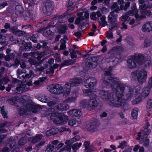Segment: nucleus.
<instances>
[{
	"mask_svg": "<svg viewBox=\"0 0 152 152\" xmlns=\"http://www.w3.org/2000/svg\"><path fill=\"white\" fill-rule=\"evenodd\" d=\"M104 75L102 79L103 83L115 88L117 91V100L119 104V107H121L124 110L128 109L126 100L130 99L133 95V89L121 83L117 78L114 77L110 70H107L104 72Z\"/></svg>",
	"mask_w": 152,
	"mask_h": 152,
	"instance_id": "1",
	"label": "nucleus"
},
{
	"mask_svg": "<svg viewBox=\"0 0 152 152\" xmlns=\"http://www.w3.org/2000/svg\"><path fill=\"white\" fill-rule=\"evenodd\" d=\"M100 96L104 99H105L110 102L112 105L119 107V104L117 100V91L115 93L111 96L110 93L107 91H101L99 92Z\"/></svg>",
	"mask_w": 152,
	"mask_h": 152,
	"instance_id": "2",
	"label": "nucleus"
},
{
	"mask_svg": "<svg viewBox=\"0 0 152 152\" xmlns=\"http://www.w3.org/2000/svg\"><path fill=\"white\" fill-rule=\"evenodd\" d=\"M131 77L134 80H137L138 83L142 84L145 82L147 77V72L143 70H135L131 73Z\"/></svg>",
	"mask_w": 152,
	"mask_h": 152,
	"instance_id": "3",
	"label": "nucleus"
},
{
	"mask_svg": "<svg viewBox=\"0 0 152 152\" xmlns=\"http://www.w3.org/2000/svg\"><path fill=\"white\" fill-rule=\"evenodd\" d=\"M38 105H34L30 103H27L26 106L24 104L20 108V115H23L26 113L27 111H32L33 113H36L37 112L36 109Z\"/></svg>",
	"mask_w": 152,
	"mask_h": 152,
	"instance_id": "4",
	"label": "nucleus"
},
{
	"mask_svg": "<svg viewBox=\"0 0 152 152\" xmlns=\"http://www.w3.org/2000/svg\"><path fill=\"white\" fill-rule=\"evenodd\" d=\"M53 9V1L50 0H47L45 2L42 10L45 15L49 16L52 13Z\"/></svg>",
	"mask_w": 152,
	"mask_h": 152,
	"instance_id": "5",
	"label": "nucleus"
},
{
	"mask_svg": "<svg viewBox=\"0 0 152 152\" xmlns=\"http://www.w3.org/2000/svg\"><path fill=\"white\" fill-rule=\"evenodd\" d=\"M54 110L53 109L51 108L49 109L48 110H47V115L51 114L50 117L51 120L53 121V122L57 124H61V121L60 120V117L58 114H60V113H52L53 112Z\"/></svg>",
	"mask_w": 152,
	"mask_h": 152,
	"instance_id": "6",
	"label": "nucleus"
},
{
	"mask_svg": "<svg viewBox=\"0 0 152 152\" xmlns=\"http://www.w3.org/2000/svg\"><path fill=\"white\" fill-rule=\"evenodd\" d=\"M16 144L15 140L10 138L8 140V143L2 149L3 152H8Z\"/></svg>",
	"mask_w": 152,
	"mask_h": 152,
	"instance_id": "7",
	"label": "nucleus"
},
{
	"mask_svg": "<svg viewBox=\"0 0 152 152\" xmlns=\"http://www.w3.org/2000/svg\"><path fill=\"white\" fill-rule=\"evenodd\" d=\"M146 15L150 17H152V12L147 10H142L141 11L140 15L136 14V19L137 20H140L146 18Z\"/></svg>",
	"mask_w": 152,
	"mask_h": 152,
	"instance_id": "8",
	"label": "nucleus"
},
{
	"mask_svg": "<svg viewBox=\"0 0 152 152\" xmlns=\"http://www.w3.org/2000/svg\"><path fill=\"white\" fill-rule=\"evenodd\" d=\"M84 86L86 88L92 87L95 86L97 82L96 80L94 78L90 77L84 81Z\"/></svg>",
	"mask_w": 152,
	"mask_h": 152,
	"instance_id": "9",
	"label": "nucleus"
},
{
	"mask_svg": "<svg viewBox=\"0 0 152 152\" xmlns=\"http://www.w3.org/2000/svg\"><path fill=\"white\" fill-rule=\"evenodd\" d=\"M98 104L97 101L95 97L91 98L88 102L87 107L88 110H91L96 107Z\"/></svg>",
	"mask_w": 152,
	"mask_h": 152,
	"instance_id": "10",
	"label": "nucleus"
},
{
	"mask_svg": "<svg viewBox=\"0 0 152 152\" xmlns=\"http://www.w3.org/2000/svg\"><path fill=\"white\" fill-rule=\"evenodd\" d=\"M99 125V123L98 120L95 119L90 123L88 124V130L91 132L96 131L97 128Z\"/></svg>",
	"mask_w": 152,
	"mask_h": 152,
	"instance_id": "11",
	"label": "nucleus"
},
{
	"mask_svg": "<svg viewBox=\"0 0 152 152\" xmlns=\"http://www.w3.org/2000/svg\"><path fill=\"white\" fill-rule=\"evenodd\" d=\"M118 15L114 12H111L108 17V22L109 23H112L114 24L117 23V19Z\"/></svg>",
	"mask_w": 152,
	"mask_h": 152,
	"instance_id": "12",
	"label": "nucleus"
},
{
	"mask_svg": "<svg viewBox=\"0 0 152 152\" xmlns=\"http://www.w3.org/2000/svg\"><path fill=\"white\" fill-rule=\"evenodd\" d=\"M133 58L136 62L139 64H141L144 63L145 58L142 55L140 54H135Z\"/></svg>",
	"mask_w": 152,
	"mask_h": 152,
	"instance_id": "13",
	"label": "nucleus"
},
{
	"mask_svg": "<svg viewBox=\"0 0 152 152\" xmlns=\"http://www.w3.org/2000/svg\"><path fill=\"white\" fill-rule=\"evenodd\" d=\"M97 65L96 58L95 57H93L89 60L87 66L91 69L95 68Z\"/></svg>",
	"mask_w": 152,
	"mask_h": 152,
	"instance_id": "14",
	"label": "nucleus"
},
{
	"mask_svg": "<svg viewBox=\"0 0 152 152\" xmlns=\"http://www.w3.org/2000/svg\"><path fill=\"white\" fill-rule=\"evenodd\" d=\"M67 113L72 117L80 116L82 114V113L81 110L78 109L70 110L67 112Z\"/></svg>",
	"mask_w": 152,
	"mask_h": 152,
	"instance_id": "15",
	"label": "nucleus"
},
{
	"mask_svg": "<svg viewBox=\"0 0 152 152\" xmlns=\"http://www.w3.org/2000/svg\"><path fill=\"white\" fill-rule=\"evenodd\" d=\"M152 23L147 22L143 25L142 27V30L144 32H149L152 30Z\"/></svg>",
	"mask_w": 152,
	"mask_h": 152,
	"instance_id": "16",
	"label": "nucleus"
},
{
	"mask_svg": "<svg viewBox=\"0 0 152 152\" xmlns=\"http://www.w3.org/2000/svg\"><path fill=\"white\" fill-rule=\"evenodd\" d=\"M116 51L113 49L112 50L108 53V58L106 59V61L107 62H110V59H111L116 57Z\"/></svg>",
	"mask_w": 152,
	"mask_h": 152,
	"instance_id": "17",
	"label": "nucleus"
},
{
	"mask_svg": "<svg viewBox=\"0 0 152 152\" xmlns=\"http://www.w3.org/2000/svg\"><path fill=\"white\" fill-rule=\"evenodd\" d=\"M30 89L29 87H27L26 85L23 84L22 83L18 85V86L16 88V90L18 91H26Z\"/></svg>",
	"mask_w": 152,
	"mask_h": 152,
	"instance_id": "18",
	"label": "nucleus"
},
{
	"mask_svg": "<svg viewBox=\"0 0 152 152\" xmlns=\"http://www.w3.org/2000/svg\"><path fill=\"white\" fill-rule=\"evenodd\" d=\"M25 6L27 9H30V8L33 7L34 3L33 0H23Z\"/></svg>",
	"mask_w": 152,
	"mask_h": 152,
	"instance_id": "19",
	"label": "nucleus"
},
{
	"mask_svg": "<svg viewBox=\"0 0 152 152\" xmlns=\"http://www.w3.org/2000/svg\"><path fill=\"white\" fill-rule=\"evenodd\" d=\"M128 67L130 69H134L136 67L137 65L135 61L133 59H129L127 61Z\"/></svg>",
	"mask_w": 152,
	"mask_h": 152,
	"instance_id": "20",
	"label": "nucleus"
},
{
	"mask_svg": "<svg viewBox=\"0 0 152 152\" xmlns=\"http://www.w3.org/2000/svg\"><path fill=\"white\" fill-rule=\"evenodd\" d=\"M55 88H56V90H55V92H56V94H60L64 92V88L61 85L56 84H55Z\"/></svg>",
	"mask_w": 152,
	"mask_h": 152,
	"instance_id": "21",
	"label": "nucleus"
},
{
	"mask_svg": "<svg viewBox=\"0 0 152 152\" xmlns=\"http://www.w3.org/2000/svg\"><path fill=\"white\" fill-rule=\"evenodd\" d=\"M58 132V129L54 128L47 131L46 132V134L47 136H50L52 135L57 134Z\"/></svg>",
	"mask_w": 152,
	"mask_h": 152,
	"instance_id": "22",
	"label": "nucleus"
},
{
	"mask_svg": "<svg viewBox=\"0 0 152 152\" xmlns=\"http://www.w3.org/2000/svg\"><path fill=\"white\" fill-rule=\"evenodd\" d=\"M69 82H70L72 86H76L77 84L80 83L82 80L81 79L79 78H76L75 79H70Z\"/></svg>",
	"mask_w": 152,
	"mask_h": 152,
	"instance_id": "23",
	"label": "nucleus"
},
{
	"mask_svg": "<svg viewBox=\"0 0 152 152\" xmlns=\"http://www.w3.org/2000/svg\"><path fill=\"white\" fill-rule=\"evenodd\" d=\"M15 13L18 15H20L24 13V9L20 5H17L15 9Z\"/></svg>",
	"mask_w": 152,
	"mask_h": 152,
	"instance_id": "24",
	"label": "nucleus"
},
{
	"mask_svg": "<svg viewBox=\"0 0 152 152\" xmlns=\"http://www.w3.org/2000/svg\"><path fill=\"white\" fill-rule=\"evenodd\" d=\"M69 106L68 104H58L56 107L57 109L59 110H65L68 109Z\"/></svg>",
	"mask_w": 152,
	"mask_h": 152,
	"instance_id": "25",
	"label": "nucleus"
},
{
	"mask_svg": "<svg viewBox=\"0 0 152 152\" xmlns=\"http://www.w3.org/2000/svg\"><path fill=\"white\" fill-rule=\"evenodd\" d=\"M42 137L43 135L42 134H37L35 136L32 137L31 138V142L32 143L34 144L39 140H41Z\"/></svg>",
	"mask_w": 152,
	"mask_h": 152,
	"instance_id": "26",
	"label": "nucleus"
},
{
	"mask_svg": "<svg viewBox=\"0 0 152 152\" xmlns=\"http://www.w3.org/2000/svg\"><path fill=\"white\" fill-rule=\"evenodd\" d=\"M58 115L60 117L61 124L66 123L68 120L67 117L62 113H60V114H58Z\"/></svg>",
	"mask_w": 152,
	"mask_h": 152,
	"instance_id": "27",
	"label": "nucleus"
},
{
	"mask_svg": "<svg viewBox=\"0 0 152 152\" xmlns=\"http://www.w3.org/2000/svg\"><path fill=\"white\" fill-rule=\"evenodd\" d=\"M83 93L86 96H91L94 95V92L91 89H85L83 90Z\"/></svg>",
	"mask_w": 152,
	"mask_h": 152,
	"instance_id": "28",
	"label": "nucleus"
},
{
	"mask_svg": "<svg viewBox=\"0 0 152 152\" xmlns=\"http://www.w3.org/2000/svg\"><path fill=\"white\" fill-rule=\"evenodd\" d=\"M67 29L68 27L66 25H61L60 26L58 32L61 34H65Z\"/></svg>",
	"mask_w": 152,
	"mask_h": 152,
	"instance_id": "29",
	"label": "nucleus"
},
{
	"mask_svg": "<svg viewBox=\"0 0 152 152\" xmlns=\"http://www.w3.org/2000/svg\"><path fill=\"white\" fill-rule=\"evenodd\" d=\"M25 73L22 70L18 69L17 71V74L18 77L22 80L24 79V76Z\"/></svg>",
	"mask_w": 152,
	"mask_h": 152,
	"instance_id": "30",
	"label": "nucleus"
},
{
	"mask_svg": "<svg viewBox=\"0 0 152 152\" xmlns=\"http://www.w3.org/2000/svg\"><path fill=\"white\" fill-rule=\"evenodd\" d=\"M72 84L70 82L66 83L64 86L65 88V91L67 95L69 94L71 91V88Z\"/></svg>",
	"mask_w": 152,
	"mask_h": 152,
	"instance_id": "31",
	"label": "nucleus"
},
{
	"mask_svg": "<svg viewBox=\"0 0 152 152\" xmlns=\"http://www.w3.org/2000/svg\"><path fill=\"white\" fill-rule=\"evenodd\" d=\"M151 88H150V87H149L148 86L144 88L142 93L145 96H147L149 95L150 92V89Z\"/></svg>",
	"mask_w": 152,
	"mask_h": 152,
	"instance_id": "32",
	"label": "nucleus"
},
{
	"mask_svg": "<svg viewBox=\"0 0 152 152\" xmlns=\"http://www.w3.org/2000/svg\"><path fill=\"white\" fill-rule=\"evenodd\" d=\"M1 109V113L2 114L3 117L4 118H7V111L6 110L4 106H2L0 107Z\"/></svg>",
	"mask_w": 152,
	"mask_h": 152,
	"instance_id": "33",
	"label": "nucleus"
},
{
	"mask_svg": "<svg viewBox=\"0 0 152 152\" xmlns=\"http://www.w3.org/2000/svg\"><path fill=\"white\" fill-rule=\"evenodd\" d=\"M48 89L51 93L54 94H56V92H55L56 88H55V84H52L48 86Z\"/></svg>",
	"mask_w": 152,
	"mask_h": 152,
	"instance_id": "34",
	"label": "nucleus"
},
{
	"mask_svg": "<svg viewBox=\"0 0 152 152\" xmlns=\"http://www.w3.org/2000/svg\"><path fill=\"white\" fill-rule=\"evenodd\" d=\"M138 110L137 108H134L132 112V116L134 119L136 118L137 116Z\"/></svg>",
	"mask_w": 152,
	"mask_h": 152,
	"instance_id": "35",
	"label": "nucleus"
},
{
	"mask_svg": "<svg viewBox=\"0 0 152 152\" xmlns=\"http://www.w3.org/2000/svg\"><path fill=\"white\" fill-rule=\"evenodd\" d=\"M82 145V143L81 142L77 143L76 142L73 144L72 145V148L74 151V152H75L76 150L79 149V148Z\"/></svg>",
	"mask_w": 152,
	"mask_h": 152,
	"instance_id": "36",
	"label": "nucleus"
},
{
	"mask_svg": "<svg viewBox=\"0 0 152 152\" xmlns=\"http://www.w3.org/2000/svg\"><path fill=\"white\" fill-rule=\"evenodd\" d=\"M14 57V54L13 53H10L5 56V60L7 61H9L11 59L13 58Z\"/></svg>",
	"mask_w": 152,
	"mask_h": 152,
	"instance_id": "37",
	"label": "nucleus"
},
{
	"mask_svg": "<svg viewBox=\"0 0 152 152\" xmlns=\"http://www.w3.org/2000/svg\"><path fill=\"white\" fill-rule=\"evenodd\" d=\"M118 8H119V7L118 6V4L116 2L114 3L111 7L112 10L114 9L112 12L118 13L119 11V10H118Z\"/></svg>",
	"mask_w": 152,
	"mask_h": 152,
	"instance_id": "38",
	"label": "nucleus"
},
{
	"mask_svg": "<svg viewBox=\"0 0 152 152\" xmlns=\"http://www.w3.org/2000/svg\"><path fill=\"white\" fill-rule=\"evenodd\" d=\"M8 101L9 104L12 105H13L18 102V99L16 97H13L9 99Z\"/></svg>",
	"mask_w": 152,
	"mask_h": 152,
	"instance_id": "39",
	"label": "nucleus"
},
{
	"mask_svg": "<svg viewBox=\"0 0 152 152\" xmlns=\"http://www.w3.org/2000/svg\"><path fill=\"white\" fill-rule=\"evenodd\" d=\"M88 101L86 99H83L80 101V106L82 108H85L87 107Z\"/></svg>",
	"mask_w": 152,
	"mask_h": 152,
	"instance_id": "40",
	"label": "nucleus"
},
{
	"mask_svg": "<svg viewBox=\"0 0 152 152\" xmlns=\"http://www.w3.org/2000/svg\"><path fill=\"white\" fill-rule=\"evenodd\" d=\"M61 45L60 46V48L59 50H64L66 48V45L65 44L66 41L64 39H61L60 41Z\"/></svg>",
	"mask_w": 152,
	"mask_h": 152,
	"instance_id": "41",
	"label": "nucleus"
},
{
	"mask_svg": "<svg viewBox=\"0 0 152 152\" xmlns=\"http://www.w3.org/2000/svg\"><path fill=\"white\" fill-rule=\"evenodd\" d=\"M106 17L105 15H103L100 18V20L101 21V23H100L99 25L102 26H105L107 24V22L105 21Z\"/></svg>",
	"mask_w": 152,
	"mask_h": 152,
	"instance_id": "42",
	"label": "nucleus"
},
{
	"mask_svg": "<svg viewBox=\"0 0 152 152\" xmlns=\"http://www.w3.org/2000/svg\"><path fill=\"white\" fill-rule=\"evenodd\" d=\"M54 149V146L52 144H49L47 147L45 151L48 152H52Z\"/></svg>",
	"mask_w": 152,
	"mask_h": 152,
	"instance_id": "43",
	"label": "nucleus"
},
{
	"mask_svg": "<svg viewBox=\"0 0 152 152\" xmlns=\"http://www.w3.org/2000/svg\"><path fill=\"white\" fill-rule=\"evenodd\" d=\"M26 33L25 32L19 30L16 31V32L14 35H16L19 37L25 35Z\"/></svg>",
	"mask_w": 152,
	"mask_h": 152,
	"instance_id": "44",
	"label": "nucleus"
},
{
	"mask_svg": "<svg viewBox=\"0 0 152 152\" xmlns=\"http://www.w3.org/2000/svg\"><path fill=\"white\" fill-rule=\"evenodd\" d=\"M32 48L31 43H26L24 45V50L25 51L29 50Z\"/></svg>",
	"mask_w": 152,
	"mask_h": 152,
	"instance_id": "45",
	"label": "nucleus"
},
{
	"mask_svg": "<svg viewBox=\"0 0 152 152\" xmlns=\"http://www.w3.org/2000/svg\"><path fill=\"white\" fill-rule=\"evenodd\" d=\"M75 97H71L67 98L65 100V102L67 103H70L74 102L76 99Z\"/></svg>",
	"mask_w": 152,
	"mask_h": 152,
	"instance_id": "46",
	"label": "nucleus"
},
{
	"mask_svg": "<svg viewBox=\"0 0 152 152\" xmlns=\"http://www.w3.org/2000/svg\"><path fill=\"white\" fill-rule=\"evenodd\" d=\"M121 19L123 21H126L127 20H129L130 19L129 16L128 14H125L124 15H122L121 17Z\"/></svg>",
	"mask_w": 152,
	"mask_h": 152,
	"instance_id": "47",
	"label": "nucleus"
},
{
	"mask_svg": "<svg viewBox=\"0 0 152 152\" xmlns=\"http://www.w3.org/2000/svg\"><path fill=\"white\" fill-rule=\"evenodd\" d=\"M26 142V138L24 137H22L19 140L18 144L19 145H23L25 144Z\"/></svg>",
	"mask_w": 152,
	"mask_h": 152,
	"instance_id": "48",
	"label": "nucleus"
},
{
	"mask_svg": "<svg viewBox=\"0 0 152 152\" xmlns=\"http://www.w3.org/2000/svg\"><path fill=\"white\" fill-rule=\"evenodd\" d=\"M71 64V61L67 60L62 62L61 64V67L65 66H67Z\"/></svg>",
	"mask_w": 152,
	"mask_h": 152,
	"instance_id": "49",
	"label": "nucleus"
},
{
	"mask_svg": "<svg viewBox=\"0 0 152 152\" xmlns=\"http://www.w3.org/2000/svg\"><path fill=\"white\" fill-rule=\"evenodd\" d=\"M84 20V18L83 16L77 17L75 20V24L77 25H78L80 23V21H83Z\"/></svg>",
	"mask_w": 152,
	"mask_h": 152,
	"instance_id": "50",
	"label": "nucleus"
},
{
	"mask_svg": "<svg viewBox=\"0 0 152 152\" xmlns=\"http://www.w3.org/2000/svg\"><path fill=\"white\" fill-rule=\"evenodd\" d=\"M17 29V26H14L10 27L9 28V30L10 31L12 32L13 34H14L16 32V31L18 30Z\"/></svg>",
	"mask_w": 152,
	"mask_h": 152,
	"instance_id": "51",
	"label": "nucleus"
},
{
	"mask_svg": "<svg viewBox=\"0 0 152 152\" xmlns=\"http://www.w3.org/2000/svg\"><path fill=\"white\" fill-rule=\"evenodd\" d=\"M9 81V80L6 78H4L1 80H0V86H1L3 83L4 84H6Z\"/></svg>",
	"mask_w": 152,
	"mask_h": 152,
	"instance_id": "52",
	"label": "nucleus"
},
{
	"mask_svg": "<svg viewBox=\"0 0 152 152\" xmlns=\"http://www.w3.org/2000/svg\"><path fill=\"white\" fill-rule=\"evenodd\" d=\"M144 128L145 129V132L143 135V138H146L147 137V136L151 132V130L150 129H147V128H146V129H145V128Z\"/></svg>",
	"mask_w": 152,
	"mask_h": 152,
	"instance_id": "53",
	"label": "nucleus"
},
{
	"mask_svg": "<svg viewBox=\"0 0 152 152\" xmlns=\"http://www.w3.org/2000/svg\"><path fill=\"white\" fill-rule=\"evenodd\" d=\"M132 10L134 11L135 12V17L136 18V14H138V10L136 8V6L135 4H134L131 7Z\"/></svg>",
	"mask_w": 152,
	"mask_h": 152,
	"instance_id": "54",
	"label": "nucleus"
},
{
	"mask_svg": "<svg viewBox=\"0 0 152 152\" xmlns=\"http://www.w3.org/2000/svg\"><path fill=\"white\" fill-rule=\"evenodd\" d=\"M41 42L43 43V45L42 46V47L44 50H46L48 49L49 47L47 46V45L48 43V42H47L44 41H42Z\"/></svg>",
	"mask_w": 152,
	"mask_h": 152,
	"instance_id": "55",
	"label": "nucleus"
},
{
	"mask_svg": "<svg viewBox=\"0 0 152 152\" xmlns=\"http://www.w3.org/2000/svg\"><path fill=\"white\" fill-rule=\"evenodd\" d=\"M111 24V25L109 27V32H111L112 30L114 29L115 28L117 27L118 26V24L117 23H115V25L113 24L112 23H110Z\"/></svg>",
	"mask_w": 152,
	"mask_h": 152,
	"instance_id": "56",
	"label": "nucleus"
},
{
	"mask_svg": "<svg viewBox=\"0 0 152 152\" xmlns=\"http://www.w3.org/2000/svg\"><path fill=\"white\" fill-rule=\"evenodd\" d=\"M85 150L87 152H91L94 151L93 146L90 145L85 149Z\"/></svg>",
	"mask_w": 152,
	"mask_h": 152,
	"instance_id": "57",
	"label": "nucleus"
},
{
	"mask_svg": "<svg viewBox=\"0 0 152 152\" xmlns=\"http://www.w3.org/2000/svg\"><path fill=\"white\" fill-rule=\"evenodd\" d=\"M151 42L149 39H145V41L144 47H147L149 46L151 44Z\"/></svg>",
	"mask_w": 152,
	"mask_h": 152,
	"instance_id": "58",
	"label": "nucleus"
},
{
	"mask_svg": "<svg viewBox=\"0 0 152 152\" xmlns=\"http://www.w3.org/2000/svg\"><path fill=\"white\" fill-rule=\"evenodd\" d=\"M146 107L147 108L149 109L152 108V99L148 100Z\"/></svg>",
	"mask_w": 152,
	"mask_h": 152,
	"instance_id": "59",
	"label": "nucleus"
},
{
	"mask_svg": "<svg viewBox=\"0 0 152 152\" xmlns=\"http://www.w3.org/2000/svg\"><path fill=\"white\" fill-rule=\"evenodd\" d=\"M30 64L32 65H35L36 66H37L38 64L37 61L34 59H31L29 61Z\"/></svg>",
	"mask_w": 152,
	"mask_h": 152,
	"instance_id": "60",
	"label": "nucleus"
},
{
	"mask_svg": "<svg viewBox=\"0 0 152 152\" xmlns=\"http://www.w3.org/2000/svg\"><path fill=\"white\" fill-rule=\"evenodd\" d=\"M71 147L70 145H67L61 149V151L63 150L64 151H66L70 152L71 150Z\"/></svg>",
	"mask_w": 152,
	"mask_h": 152,
	"instance_id": "61",
	"label": "nucleus"
},
{
	"mask_svg": "<svg viewBox=\"0 0 152 152\" xmlns=\"http://www.w3.org/2000/svg\"><path fill=\"white\" fill-rule=\"evenodd\" d=\"M33 74L34 72L33 71L30 70L29 74H24V79L26 78H28L31 77Z\"/></svg>",
	"mask_w": 152,
	"mask_h": 152,
	"instance_id": "62",
	"label": "nucleus"
},
{
	"mask_svg": "<svg viewBox=\"0 0 152 152\" xmlns=\"http://www.w3.org/2000/svg\"><path fill=\"white\" fill-rule=\"evenodd\" d=\"M126 142L125 141H124L121 142V143L120 144V145L118 146V148H121L122 149H123L125 147H126Z\"/></svg>",
	"mask_w": 152,
	"mask_h": 152,
	"instance_id": "63",
	"label": "nucleus"
},
{
	"mask_svg": "<svg viewBox=\"0 0 152 152\" xmlns=\"http://www.w3.org/2000/svg\"><path fill=\"white\" fill-rule=\"evenodd\" d=\"M76 122V121L75 119H70L69 121L68 125L71 126H73L75 124Z\"/></svg>",
	"mask_w": 152,
	"mask_h": 152,
	"instance_id": "64",
	"label": "nucleus"
}]
</instances>
